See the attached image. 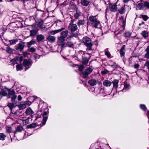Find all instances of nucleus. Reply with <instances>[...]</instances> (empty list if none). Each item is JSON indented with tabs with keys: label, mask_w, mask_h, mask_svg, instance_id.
Listing matches in <instances>:
<instances>
[{
	"label": "nucleus",
	"mask_w": 149,
	"mask_h": 149,
	"mask_svg": "<svg viewBox=\"0 0 149 149\" xmlns=\"http://www.w3.org/2000/svg\"><path fill=\"white\" fill-rule=\"evenodd\" d=\"M78 66V68H79V70L80 71H81L83 70V69L84 68V67L83 65H79Z\"/></svg>",
	"instance_id": "49530a36"
},
{
	"label": "nucleus",
	"mask_w": 149,
	"mask_h": 149,
	"mask_svg": "<svg viewBox=\"0 0 149 149\" xmlns=\"http://www.w3.org/2000/svg\"><path fill=\"white\" fill-rule=\"evenodd\" d=\"M47 119V117L45 116L43 117L42 121V124L43 125H44L45 124L46 122Z\"/></svg>",
	"instance_id": "4c0bfd02"
},
{
	"label": "nucleus",
	"mask_w": 149,
	"mask_h": 149,
	"mask_svg": "<svg viewBox=\"0 0 149 149\" xmlns=\"http://www.w3.org/2000/svg\"><path fill=\"white\" fill-rule=\"evenodd\" d=\"M17 97V96L15 95V93L13 90H9L8 94V98H11V101L14 102Z\"/></svg>",
	"instance_id": "7ed1b4c3"
},
{
	"label": "nucleus",
	"mask_w": 149,
	"mask_h": 149,
	"mask_svg": "<svg viewBox=\"0 0 149 149\" xmlns=\"http://www.w3.org/2000/svg\"><path fill=\"white\" fill-rule=\"evenodd\" d=\"M112 82L108 80H104L103 82V85L106 87H109L111 84Z\"/></svg>",
	"instance_id": "9d476101"
},
{
	"label": "nucleus",
	"mask_w": 149,
	"mask_h": 149,
	"mask_svg": "<svg viewBox=\"0 0 149 149\" xmlns=\"http://www.w3.org/2000/svg\"><path fill=\"white\" fill-rule=\"evenodd\" d=\"M134 68L135 69H136L139 68L140 66L138 64L136 63L134 65Z\"/></svg>",
	"instance_id": "13d9d810"
},
{
	"label": "nucleus",
	"mask_w": 149,
	"mask_h": 149,
	"mask_svg": "<svg viewBox=\"0 0 149 149\" xmlns=\"http://www.w3.org/2000/svg\"><path fill=\"white\" fill-rule=\"evenodd\" d=\"M68 31L65 30L64 31H62L61 33V36L65 38L68 35Z\"/></svg>",
	"instance_id": "ddd939ff"
},
{
	"label": "nucleus",
	"mask_w": 149,
	"mask_h": 149,
	"mask_svg": "<svg viewBox=\"0 0 149 149\" xmlns=\"http://www.w3.org/2000/svg\"><path fill=\"white\" fill-rule=\"evenodd\" d=\"M144 6H145L146 8L148 9H149V3L147 1L144 2Z\"/></svg>",
	"instance_id": "c03bdc74"
},
{
	"label": "nucleus",
	"mask_w": 149,
	"mask_h": 149,
	"mask_svg": "<svg viewBox=\"0 0 149 149\" xmlns=\"http://www.w3.org/2000/svg\"><path fill=\"white\" fill-rule=\"evenodd\" d=\"M88 83L91 86H94L97 84H101V82L99 81L98 79H91L88 81Z\"/></svg>",
	"instance_id": "423d86ee"
},
{
	"label": "nucleus",
	"mask_w": 149,
	"mask_h": 149,
	"mask_svg": "<svg viewBox=\"0 0 149 149\" xmlns=\"http://www.w3.org/2000/svg\"><path fill=\"white\" fill-rule=\"evenodd\" d=\"M131 36V33L129 32L125 33L124 36L125 37H129Z\"/></svg>",
	"instance_id": "a18cd8bd"
},
{
	"label": "nucleus",
	"mask_w": 149,
	"mask_h": 149,
	"mask_svg": "<svg viewBox=\"0 0 149 149\" xmlns=\"http://www.w3.org/2000/svg\"><path fill=\"white\" fill-rule=\"evenodd\" d=\"M82 58L84 63H85V64H86L87 63H88V60L87 58H86V59H85V60H84V58H83V56H82Z\"/></svg>",
	"instance_id": "6e6d98bb"
},
{
	"label": "nucleus",
	"mask_w": 149,
	"mask_h": 149,
	"mask_svg": "<svg viewBox=\"0 0 149 149\" xmlns=\"http://www.w3.org/2000/svg\"><path fill=\"white\" fill-rule=\"evenodd\" d=\"M93 69L90 68L86 69L82 73V77L86 78L93 71Z\"/></svg>",
	"instance_id": "0eeeda50"
},
{
	"label": "nucleus",
	"mask_w": 149,
	"mask_h": 149,
	"mask_svg": "<svg viewBox=\"0 0 149 149\" xmlns=\"http://www.w3.org/2000/svg\"><path fill=\"white\" fill-rule=\"evenodd\" d=\"M130 88V86L129 84H126L124 85V88L125 89H128Z\"/></svg>",
	"instance_id": "864d4df0"
},
{
	"label": "nucleus",
	"mask_w": 149,
	"mask_h": 149,
	"mask_svg": "<svg viewBox=\"0 0 149 149\" xmlns=\"http://www.w3.org/2000/svg\"><path fill=\"white\" fill-rule=\"evenodd\" d=\"M120 25L121 26L124 27L125 25V21L124 19V17L121 16L119 20Z\"/></svg>",
	"instance_id": "f8f14e48"
},
{
	"label": "nucleus",
	"mask_w": 149,
	"mask_h": 149,
	"mask_svg": "<svg viewBox=\"0 0 149 149\" xmlns=\"http://www.w3.org/2000/svg\"><path fill=\"white\" fill-rule=\"evenodd\" d=\"M6 132L10 133L13 132V130H12L11 127H7L6 128Z\"/></svg>",
	"instance_id": "7c9ffc66"
},
{
	"label": "nucleus",
	"mask_w": 149,
	"mask_h": 149,
	"mask_svg": "<svg viewBox=\"0 0 149 149\" xmlns=\"http://www.w3.org/2000/svg\"><path fill=\"white\" fill-rule=\"evenodd\" d=\"M45 38L44 36L42 35H38L37 36V39L39 41H40Z\"/></svg>",
	"instance_id": "a211bd4d"
},
{
	"label": "nucleus",
	"mask_w": 149,
	"mask_h": 149,
	"mask_svg": "<svg viewBox=\"0 0 149 149\" xmlns=\"http://www.w3.org/2000/svg\"><path fill=\"white\" fill-rule=\"evenodd\" d=\"M10 63L11 64L14 65L16 63V61L14 59H12L10 61Z\"/></svg>",
	"instance_id": "8fccbe9b"
},
{
	"label": "nucleus",
	"mask_w": 149,
	"mask_h": 149,
	"mask_svg": "<svg viewBox=\"0 0 149 149\" xmlns=\"http://www.w3.org/2000/svg\"><path fill=\"white\" fill-rule=\"evenodd\" d=\"M9 41L10 44V45H12L15 44L17 41V40L16 39H14L12 40H10Z\"/></svg>",
	"instance_id": "c9c22d12"
},
{
	"label": "nucleus",
	"mask_w": 149,
	"mask_h": 149,
	"mask_svg": "<svg viewBox=\"0 0 149 149\" xmlns=\"http://www.w3.org/2000/svg\"><path fill=\"white\" fill-rule=\"evenodd\" d=\"M77 28V25L74 24H70L68 26V29L72 32L76 31Z\"/></svg>",
	"instance_id": "6e6552de"
},
{
	"label": "nucleus",
	"mask_w": 149,
	"mask_h": 149,
	"mask_svg": "<svg viewBox=\"0 0 149 149\" xmlns=\"http://www.w3.org/2000/svg\"><path fill=\"white\" fill-rule=\"evenodd\" d=\"M36 127V125L35 123H33L28 125H27V127L28 128H34Z\"/></svg>",
	"instance_id": "72a5a7b5"
},
{
	"label": "nucleus",
	"mask_w": 149,
	"mask_h": 149,
	"mask_svg": "<svg viewBox=\"0 0 149 149\" xmlns=\"http://www.w3.org/2000/svg\"><path fill=\"white\" fill-rule=\"evenodd\" d=\"M22 60V56H21L20 57V58H19V61L20 62H21Z\"/></svg>",
	"instance_id": "774afa93"
},
{
	"label": "nucleus",
	"mask_w": 149,
	"mask_h": 149,
	"mask_svg": "<svg viewBox=\"0 0 149 149\" xmlns=\"http://www.w3.org/2000/svg\"><path fill=\"white\" fill-rule=\"evenodd\" d=\"M141 17L143 18V19L145 21H146L148 19V16L145 15H141Z\"/></svg>",
	"instance_id": "a19ab883"
},
{
	"label": "nucleus",
	"mask_w": 149,
	"mask_h": 149,
	"mask_svg": "<svg viewBox=\"0 0 149 149\" xmlns=\"http://www.w3.org/2000/svg\"><path fill=\"white\" fill-rule=\"evenodd\" d=\"M144 66H146L148 69H149V61H146L144 64Z\"/></svg>",
	"instance_id": "09e8293b"
},
{
	"label": "nucleus",
	"mask_w": 149,
	"mask_h": 149,
	"mask_svg": "<svg viewBox=\"0 0 149 149\" xmlns=\"http://www.w3.org/2000/svg\"><path fill=\"white\" fill-rule=\"evenodd\" d=\"M65 29L64 28H62L56 30L54 31H52L49 32V34L52 35H54Z\"/></svg>",
	"instance_id": "1a4fd4ad"
},
{
	"label": "nucleus",
	"mask_w": 149,
	"mask_h": 149,
	"mask_svg": "<svg viewBox=\"0 0 149 149\" xmlns=\"http://www.w3.org/2000/svg\"><path fill=\"white\" fill-rule=\"evenodd\" d=\"M47 114V111H45L43 113L41 114V115L43 116H46Z\"/></svg>",
	"instance_id": "e2e57ef3"
},
{
	"label": "nucleus",
	"mask_w": 149,
	"mask_h": 149,
	"mask_svg": "<svg viewBox=\"0 0 149 149\" xmlns=\"http://www.w3.org/2000/svg\"><path fill=\"white\" fill-rule=\"evenodd\" d=\"M35 43L36 42L35 41L32 40L30 42L27 43V46L29 48L31 45H34Z\"/></svg>",
	"instance_id": "bb28decb"
},
{
	"label": "nucleus",
	"mask_w": 149,
	"mask_h": 149,
	"mask_svg": "<svg viewBox=\"0 0 149 149\" xmlns=\"http://www.w3.org/2000/svg\"><path fill=\"white\" fill-rule=\"evenodd\" d=\"M6 135L3 133H0V140L3 141L4 140Z\"/></svg>",
	"instance_id": "2f4dec72"
},
{
	"label": "nucleus",
	"mask_w": 149,
	"mask_h": 149,
	"mask_svg": "<svg viewBox=\"0 0 149 149\" xmlns=\"http://www.w3.org/2000/svg\"><path fill=\"white\" fill-rule=\"evenodd\" d=\"M70 8L73 10H76V11L77 10V7L76 5H72L71 6Z\"/></svg>",
	"instance_id": "ea45409f"
},
{
	"label": "nucleus",
	"mask_w": 149,
	"mask_h": 149,
	"mask_svg": "<svg viewBox=\"0 0 149 149\" xmlns=\"http://www.w3.org/2000/svg\"><path fill=\"white\" fill-rule=\"evenodd\" d=\"M16 68L17 71L21 70L22 69V65H17L16 66Z\"/></svg>",
	"instance_id": "473e14b6"
},
{
	"label": "nucleus",
	"mask_w": 149,
	"mask_h": 149,
	"mask_svg": "<svg viewBox=\"0 0 149 149\" xmlns=\"http://www.w3.org/2000/svg\"><path fill=\"white\" fill-rule=\"evenodd\" d=\"M17 99L18 101H21L22 99V97L20 95L18 96L17 97Z\"/></svg>",
	"instance_id": "0e129e2a"
},
{
	"label": "nucleus",
	"mask_w": 149,
	"mask_h": 149,
	"mask_svg": "<svg viewBox=\"0 0 149 149\" xmlns=\"http://www.w3.org/2000/svg\"><path fill=\"white\" fill-rule=\"evenodd\" d=\"M109 7L110 10L112 12H115L117 9L116 5L115 4H109Z\"/></svg>",
	"instance_id": "9b49d317"
},
{
	"label": "nucleus",
	"mask_w": 149,
	"mask_h": 149,
	"mask_svg": "<svg viewBox=\"0 0 149 149\" xmlns=\"http://www.w3.org/2000/svg\"><path fill=\"white\" fill-rule=\"evenodd\" d=\"M65 45H66H66L68 46V47H72L73 46V43L70 41H68L67 42L66 44H65Z\"/></svg>",
	"instance_id": "c85d7f7f"
},
{
	"label": "nucleus",
	"mask_w": 149,
	"mask_h": 149,
	"mask_svg": "<svg viewBox=\"0 0 149 149\" xmlns=\"http://www.w3.org/2000/svg\"><path fill=\"white\" fill-rule=\"evenodd\" d=\"M119 81L117 79H114L112 82L113 87L116 88L118 87V85Z\"/></svg>",
	"instance_id": "4be33fe9"
},
{
	"label": "nucleus",
	"mask_w": 149,
	"mask_h": 149,
	"mask_svg": "<svg viewBox=\"0 0 149 149\" xmlns=\"http://www.w3.org/2000/svg\"><path fill=\"white\" fill-rule=\"evenodd\" d=\"M96 16L92 15L89 17V19L92 26L95 28H97V26L100 24V22L96 18Z\"/></svg>",
	"instance_id": "f03ea898"
},
{
	"label": "nucleus",
	"mask_w": 149,
	"mask_h": 149,
	"mask_svg": "<svg viewBox=\"0 0 149 149\" xmlns=\"http://www.w3.org/2000/svg\"><path fill=\"white\" fill-rule=\"evenodd\" d=\"M137 7L139 9L142 10L144 8V5L143 3H139L138 4Z\"/></svg>",
	"instance_id": "393cba45"
},
{
	"label": "nucleus",
	"mask_w": 149,
	"mask_h": 149,
	"mask_svg": "<svg viewBox=\"0 0 149 149\" xmlns=\"http://www.w3.org/2000/svg\"><path fill=\"white\" fill-rule=\"evenodd\" d=\"M146 52H149V45L147 47V48L145 50Z\"/></svg>",
	"instance_id": "69168bd1"
},
{
	"label": "nucleus",
	"mask_w": 149,
	"mask_h": 149,
	"mask_svg": "<svg viewBox=\"0 0 149 149\" xmlns=\"http://www.w3.org/2000/svg\"><path fill=\"white\" fill-rule=\"evenodd\" d=\"M23 130L22 126L21 125L18 126L15 128V132H21Z\"/></svg>",
	"instance_id": "412c9836"
},
{
	"label": "nucleus",
	"mask_w": 149,
	"mask_h": 149,
	"mask_svg": "<svg viewBox=\"0 0 149 149\" xmlns=\"http://www.w3.org/2000/svg\"><path fill=\"white\" fill-rule=\"evenodd\" d=\"M141 34L144 38L147 37L148 36V32L146 31H142Z\"/></svg>",
	"instance_id": "a878e982"
},
{
	"label": "nucleus",
	"mask_w": 149,
	"mask_h": 149,
	"mask_svg": "<svg viewBox=\"0 0 149 149\" xmlns=\"http://www.w3.org/2000/svg\"><path fill=\"white\" fill-rule=\"evenodd\" d=\"M140 107L141 109L144 111H145L147 109L145 105L144 104H141Z\"/></svg>",
	"instance_id": "79ce46f5"
},
{
	"label": "nucleus",
	"mask_w": 149,
	"mask_h": 149,
	"mask_svg": "<svg viewBox=\"0 0 149 149\" xmlns=\"http://www.w3.org/2000/svg\"><path fill=\"white\" fill-rule=\"evenodd\" d=\"M29 118H27L25 120H23L22 123L24 125H26L29 123Z\"/></svg>",
	"instance_id": "f704fd0d"
},
{
	"label": "nucleus",
	"mask_w": 149,
	"mask_h": 149,
	"mask_svg": "<svg viewBox=\"0 0 149 149\" xmlns=\"http://www.w3.org/2000/svg\"><path fill=\"white\" fill-rule=\"evenodd\" d=\"M108 72L109 71H107V70H106L102 71L101 73L102 74H107Z\"/></svg>",
	"instance_id": "4d7b16f0"
},
{
	"label": "nucleus",
	"mask_w": 149,
	"mask_h": 149,
	"mask_svg": "<svg viewBox=\"0 0 149 149\" xmlns=\"http://www.w3.org/2000/svg\"><path fill=\"white\" fill-rule=\"evenodd\" d=\"M33 63L32 61L30 60L24 59L23 63V65L25 67V70L28 69L31 65Z\"/></svg>",
	"instance_id": "39448f33"
},
{
	"label": "nucleus",
	"mask_w": 149,
	"mask_h": 149,
	"mask_svg": "<svg viewBox=\"0 0 149 149\" xmlns=\"http://www.w3.org/2000/svg\"><path fill=\"white\" fill-rule=\"evenodd\" d=\"M48 40L51 42H54L56 40V37L54 36H49L47 38Z\"/></svg>",
	"instance_id": "dca6fc26"
},
{
	"label": "nucleus",
	"mask_w": 149,
	"mask_h": 149,
	"mask_svg": "<svg viewBox=\"0 0 149 149\" xmlns=\"http://www.w3.org/2000/svg\"><path fill=\"white\" fill-rule=\"evenodd\" d=\"M110 65L114 69L116 68L117 67V64L115 63H113V65Z\"/></svg>",
	"instance_id": "3c124183"
},
{
	"label": "nucleus",
	"mask_w": 149,
	"mask_h": 149,
	"mask_svg": "<svg viewBox=\"0 0 149 149\" xmlns=\"http://www.w3.org/2000/svg\"><path fill=\"white\" fill-rule=\"evenodd\" d=\"M105 54L108 57H110L111 56L110 53L108 51V49H106L105 51Z\"/></svg>",
	"instance_id": "58836bf2"
},
{
	"label": "nucleus",
	"mask_w": 149,
	"mask_h": 149,
	"mask_svg": "<svg viewBox=\"0 0 149 149\" xmlns=\"http://www.w3.org/2000/svg\"><path fill=\"white\" fill-rule=\"evenodd\" d=\"M43 23L42 22H39L38 24V26L41 29L42 27Z\"/></svg>",
	"instance_id": "680f3d73"
},
{
	"label": "nucleus",
	"mask_w": 149,
	"mask_h": 149,
	"mask_svg": "<svg viewBox=\"0 0 149 149\" xmlns=\"http://www.w3.org/2000/svg\"><path fill=\"white\" fill-rule=\"evenodd\" d=\"M82 42L87 46L86 51H90L92 50L93 45L91 43V40L90 38L86 36L82 38Z\"/></svg>",
	"instance_id": "f257e3e1"
},
{
	"label": "nucleus",
	"mask_w": 149,
	"mask_h": 149,
	"mask_svg": "<svg viewBox=\"0 0 149 149\" xmlns=\"http://www.w3.org/2000/svg\"><path fill=\"white\" fill-rule=\"evenodd\" d=\"M90 3V2L87 0H81V3L84 6H87Z\"/></svg>",
	"instance_id": "4468645a"
},
{
	"label": "nucleus",
	"mask_w": 149,
	"mask_h": 149,
	"mask_svg": "<svg viewBox=\"0 0 149 149\" xmlns=\"http://www.w3.org/2000/svg\"><path fill=\"white\" fill-rule=\"evenodd\" d=\"M118 11L120 14H123L125 12V9L123 7H122L120 9H118Z\"/></svg>",
	"instance_id": "c756f323"
},
{
	"label": "nucleus",
	"mask_w": 149,
	"mask_h": 149,
	"mask_svg": "<svg viewBox=\"0 0 149 149\" xmlns=\"http://www.w3.org/2000/svg\"><path fill=\"white\" fill-rule=\"evenodd\" d=\"M85 23L84 20H79L77 22V24L78 26H79L81 25H84Z\"/></svg>",
	"instance_id": "5701e85b"
},
{
	"label": "nucleus",
	"mask_w": 149,
	"mask_h": 149,
	"mask_svg": "<svg viewBox=\"0 0 149 149\" xmlns=\"http://www.w3.org/2000/svg\"><path fill=\"white\" fill-rule=\"evenodd\" d=\"M24 46L21 43L18 44L16 47V49L19 51H22L23 50Z\"/></svg>",
	"instance_id": "2eb2a0df"
},
{
	"label": "nucleus",
	"mask_w": 149,
	"mask_h": 149,
	"mask_svg": "<svg viewBox=\"0 0 149 149\" xmlns=\"http://www.w3.org/2000/svg\"><path fill=\"white\" fill-rule=\"evenodd\" d=\"M8 106L11 109H12V108L14 107V104L13 103H9L8 105Z\"/></svg>",
	"instance_id": "de8ad7c7"
},
{
	"label": "nucleus",
	"mask_w": 149,
	"mask_h": 149,
	"mask_svg": "<svg viewBox=\"0 0 149 149\" xmlns=\"http://www.w3.org/2000/svg\"><path fill=\"white\" fill-rule=\"evenodd\" d=\"M25 113L27 115L32 114L34 113L33 111L29 108L26 109Z\"/></svg>",
	"instance_id": "f3484780"
},
{
	"label": "nucleus",
	"mask_w": 149,
	"mask_h": 149,
	"mask_svg": "<svg viewBox=\"0 0 149 149\" xmlns=\"http://www.w3.org/2000/svg\"><path fill=\"white\" fill-rule=\"evenodd\" d=\"M33 56L35 59L39 58H40L39 56L36 54L34 55Z\"/></svg>",
	"instance_id": "052dcab7"
},
{
	"label": "nucleus",
	"mask_w": 149,
	"mask_h": 149,
	"mask_svg": "<svg viewBox=\"0 0 149 149\" xmlns=\"http://www.w3.org/2000/svg\"><path fill=\"white\" fill-rule=\"evenodd\" d=\"M65 38L61 36L58 37L57 42L59 45L61 46L62 48L66 46V45L64 42Z\"/></svg>",
	"instance_id": "20e7f679"
},
{
	"label": "nucleus",
	"mask_w": 149,
	"mask_h": 149,
	"mask_svg": "<svg viewBox=\"0 0 149 149\" xmlns=\"http://www.w3.org/2000/svg\"><path fill=\"white\" fill-rule=\"evenodd\" d=\"M0 94L3 96H6L8 94L6 91L3 89H1L0 92Z\"/></svg>",
	"instance_id": "cd10ccee"
},
{
	"label": "nucleus",
	"mask_w": 149,
	"mask_h": 149,
	"mask_svg": "<svg viewBox=\"0 0 149 149\" xmlns=\"http://www.w3.org/2000/svg\"><path fill=\"white\" fill-rule=\"evenodd\" d=\"M38 31V30H31L30 31V36H35L36 34V33Z\"/></svg>",
	"instance_id": "b1692460"
},
{
	"label": "nucleus",
	"mask_w": 149,
	"mask_h": 149,
	"mask_svg": "<svg viewBox=\"0 0 149 149\" xmlns=\"http://www.w3.org/2000/svg\"><path fill=\"white\" fill-rule=\"evenodd\" d=\"M120 52L121 56H122L124 55L125 54L123 52V48H122L120 49Z\"/></svg>",
	"instance_id": "37998d69"
},
{
	"label": "nucleus",
	"mask_w": 149,
	"mask_h": 149,
	"mask_svg": "<svg viewBox=\"0 0 149 149\" xmlns=\"http://www.w3.org/2000/svg\"><path fill=\"white\" fill-rule=\"evenodd\" d=\"M81 13L79 10H77L76 13H75L74 15V16L75 18L77 19H78L81 15Z\"/></svg>",
	"instance_id": "6ab92c4d"
},
{
	"label": "nucleus",
	"mask_w": 149,
	"mask_h": 149,
	"mask_svg": "<svg viewBox=\"0 0 149 149\" xmlns=\"http://www.w3.org/2000/svg\"><path fill=\"white\" fill-rule=\"evenodd\" d=\"M29 50L30 52H33L35 51L36 49L33 47H32L29 48Z\"/></svg>",
	"instance_id": "603ef678"
},
{
	"label": "nucleus",
	"mask_w": 149,
	"mask_h": 149,
	"mask_svg": "<svg viewBox=\"0 0 149 149\" xmlns=\"http://www.w3.org/2000/svg\"><path fill=\"white\" fill-rule=\"evenodd\" d=\"M6 51L8 53H10L13 52V50L8 46L6 48Z\"/></svg>",
	"instance_id": "e433bc0d"
},
{
	"label": "nucleus",
	"mask_w": 149,
	"mask_h": 149,
	"mask_svg": "<svg viewBox=\"0 0 149 149\" xmlns=\"http://www.w3.org/2000/svg\"><path fill=\"white\" fill-rule=\"evenodd\" d=\"M41 29L43 31H46L48 30V29L45 27H42Z\"/></svg>",
	"instance_id": "bf43d9fd"
},
{
	"label": "nucleus",
	"mask_w": 149,
	"mask_h": 149,
	"mask_svg": "<svg viewBox=\"0 0 149 149\" xmlns=\"http://www.w3.org/2000/svg\"><path fill=\"white\" fill-rule=\"evenodd\" d=\"M79 54H85L84 52H83L82 51H79Z\"/></svg>",
	"instance_id": "338daca9"
},
{
	"label": "nucleus",
	"mask_w": 149,
	"mask_h": 149,
	"mask_svg": "<svg viewBox=\"0 0 149 149\" xmlns=\"http://www.w3.org/2000/svg\"><path fill=\"white\" fill-rule=\"evenodd\" d=\"M27 104L26 103H24L20 104L18 105V107L19 109H22L25 108L26 107Z\"/></svg>",
	"instance_id": "aec40b11"
},
{
	"label": "nucleus",
	"mask_w": 149,
	"mask_h": 149,
	"mask_svg": "<svg viewBox=\"0 0 149 149\" xmlns=\"http://www.w3.org/2000/svg\"><path fill=\"white\" fill-rule=\"evenodd\" d=\"M144 57L146 58H149V52H146V53Z\"/></svg>",
	"instance_id": "5fc2aeb1"
}]
</instances>
